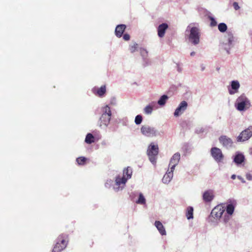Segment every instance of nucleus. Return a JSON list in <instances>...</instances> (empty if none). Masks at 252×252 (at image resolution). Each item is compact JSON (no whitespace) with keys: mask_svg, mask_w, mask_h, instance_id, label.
I'll use <instances>...</instances> for the list:
<instances>
[{"mask_svg":"<svg viewBox=\"0 0 252 252\" xmlns=\"http://www.w3.org/2000/svg\"><path fill=\"white\" fill-rule=\"evenodd\" d=\"M57 241L52 252H61L66 248L68 242V235L62 234L58 237Z\"/></svg>","mask_w":252,"mask_h":252,"instance_id":"f257e3e1","label":"nucleus"},{"mask_svg":"<svg viewBox=\"0 0 252 252\" xmlns=\"http://www.w3.org/2000/svg\"><path fill=\"white\" fill-rule=\"evenodd\" d=\"M102 111L103 113L99 119V126H106L109 124L111 119V111L110 107L106 105L102 108Z\"/></svg>","mask_w":252,"mask_h":252,"instance_id":"f03ea898","label":"nucleus"},{"mask_svg":"<svg viewBox=\"0 0 252 252\" xmlns=\"http://www.w3.org/2000/svg\"><path fill=\"white\" fill-rule=\"evenodd\" d=\"M147 153L150 161L153 163H155L158 153V145H155L153 143H151L148 147Z\"/></svg>","mask_w":252,"mask_h":252,"instance_id":"7ed1b4c3","label":"nucleus"},{"mask_svg":"<svg viewBox=\"0 0 252 252\" xmlns=\"http://www.w3.org/2000/svg\"><path fill=\"white\" fill-rule=\"evenodd\" d=\"M237 109L243 111L250 107L251 104L249 99L244 95H241L237 99Z\"/></svg>","mask_w":252,"mask_h":252,"instance_id":"20e7f679","label":"nucleus"},{"mask_svg":"<svg viewBox=\"0 0 252 252\" xmlns=\"http://www.w3.org/2000/svg\"><path fill=\"white\" fill-rule=\"evenodd\" d=\"M252 136V126L242 131L237 137V142H244Z\"/></svg>","mask_w":252,"mask_h":252,"instance_id":"39448f33","label":"nucleus"},{"mask_svg":"<svg viewBox=\"0 0 252 252\" xmlns=\"http://www.w3.org/2000/svg\"><path fill=\"white\" fill-rule=\"evenodd\" d=\"M140 130L142 134L147 137H154L157 135V130L155 128L148 125L142 126Z\"/></svg>","mask_w":252,"mask_h":252,"instance_id":"423d86ee","label":"nucleus"},{"mask_svg":"<svg viewBox=\"0 0 252 252\" xmlns=\"http://www.w3.org/2000/svg\"><path fill=\"white\" fill-rule=\"evenodd\" d=\"M200 33L199 29L197 27H192L190 31V34L189 39L192 43L195 45L197 44L199 42Z\"/></svg>","mask_w":252,"mask_h":252,"instance_id":"0eeeda50","label":"nucleus"},{"mask_svg":"<svg viewBox=\"0 0 252 252\" xmlns=\"http://www.w3.org/2000/svg\"><path fill=\"white\" fill-rule=\"evenodd\" d=\"M225 210V208L221 205L216 206L211 213V216L216 220L220 219Z\"/></svg>","mask_w":252,"mask_h":252,"instance_id":"6e6552de","label":"nucleus"},{"mask_svg":"<svg viewBox=\"0 0 252 252\" xmlns=\"http://www.w3.org/2000/svg\"><path fill=\"white\" fill-rule=\"evenodd\" d=\"M211 154L214 159L217 162H220L223 158V155L220 149L217 147L212 148Z\"/></svg>","mask_w":252,"mask_h":252,"instance_id":"1a4fd4ad","label":"nucleus"},{"mask_svg":"<svg viewBox=\"0 0 252 252\" xmlns=\"http://www.w3.org/2000/svg\"><path fill=\"white\" fill-rule=\"evenodd\" d=\"M220 142L225 147L228 148L232 146L233 141L226 135H221L219 138Z\"/></svg>","mask_w":252,"mask_h":252,"instance_id":"9d476101","label":"nucleus"},{"mask_svg":"<svg viewBox=\"0 0 252 252\" xmlns=\"http://www.w3.org/2000/svg\"><path fill=\"white\" fill-rule=\"evenodd\" d=\"M180 159V154L179 153H175L172 156L169 164V166H170V169H171V171H174L175 167L178 164Z\"/></svg>","mask_w":252,"mask_h":252,"instance_id":"9b49d317","label":"nucleus"},{"mask_svg":"<svg viewBox=\"0 0 252 252\" xmlns=\"http://www.w3.org/2000/svg\"><path fill=\"white\" fill-rule=\"evenodd\" d=\"M188 103L186 101H182L179 106L175 110L174 115L175 117H178L182 114L183 112L187 109Z\"/></svg>","mask_w":252,"mask_h":252,"instance_id":"f8f14e48","label":"nucleus"},{"mask_svg":"<svg viewBox=\"0 0 252 252\" xmlns=\"http://www.w3.org/2000/svg\"><path fill=\"white\" fill-rule=\"evenodd\" d=\"M168 26L166 23H162L159 25L158 28V34L159 37H163L165 33L166 30L168 29Z\"/></svg>","mask_w":252,"mask_h":252,"instance_id":"ddd939ff","label":"nucleus"},{"mask_svg":"<svg viewBox=\"0 0 252 252\" xmlns=\"http://www.w3.org/2000/svg\"><path fill=\"white\" fill-rule=\"evenodd\" d=\"M126 29L124 24L118 25L115 29V34L118 37H121Z\"/></svg>","mask_w":252,"mask_h":252,"instance_id":"4468645a","label":"nucleus"},{"mask_svg":"<svg viewBox=\"0 0 252 252\" xmlns=\"http://www.w3.org/2000/svg\"><path fill=\"white\" fill-rule=\"evenodd\" d=\"M231 86L232 90H229V93L230 94H233L238 92V90L240 88V84L238 81H232Z\"/></svg>","mask_w":252,"mask_h":252,"instance_id":"2eb2a0df","label":"nucleus"},{"mask_svg":"<svg viewBox=\"0 0 252 252\" xmlns=\"http://www.w3.org/2000/svg\"><path fill=\"white\" fill-rule=\"evenodd\" d=\"M213 192L212 190H207L204 192L203 195V199L205 202H210L214 198Z\"/></svg>","mask_w":252,"mask_h":252,"instance_id":"dca6fc26","label":"nucleus"},{"mask_svg":"<svg viewBox=\"0 0 252 252\" xmlns=\"http://www.w3.org/2000/svg\"><path fill=\"white\" fill-rule=\"evenodd\" d=\"M93 92L95 94L98 95L99 97L103 96L104 94L106 93L105 85H103L101 86L100 88H97L96 89H94Z\"/></svg>","mask_w":252,"mask_h":252,"instance_id":"f3484780","label":"nucleus"},{"mask_svg":"<svg viewBox=\"0 0 252 252\" xmlns=\"http://www.w3.org/2000/svg\"><path fill=\"white\" fill-rule=\"evenodd\" d=\"M127 179L125 177H121L120 175H118L116 177L115 184L119 187L122 185H125Z\"/></svg>","mask_w":252,"mask_h":252,"instance_id":"a211bd4d","label":"nucleus"},{"mask_svg":"<svg viewBox=\"0 0 252 252\" xmlns=\"http://www.w3.org/2000/svg\"><path fill=\"white\" fill-rule=\"evenodd\" d=\"M155 225L161 235H164L166 234L165 229L160 221H156Z\"/></svg>","mask_w":252,"mask_h":252,"instance_id":"6ab92c4d","label":"nucleus"},{"mask_svg":"<svg viewBox=\"0 0 252 252\" xmlns=\"http://www.w3.org/2000/svg\"><path fill=\"white\" fill-rule=\"evenodd\" d=\"M173 172L171 171H168L163 176L162 178V182L165 183L167 184L169 183L171 180L172 179L173 177Z\"/></svg>","mask_w":252,"mask_h":252,"instance_id":"aec40b11","label":"nucleus"},{"mask_svg":"<svg viewBox=\"0 0 252 252\" xmlns=\"http://www.w3.org/2000/svg\"><path fill=\"white\" fill-rule=\"evenodd\" d=\"M132 173V169L130 167L125 168L123 170V177H125L127 180L131 177Z\"/></svg>","mask_w":252,"mask_h":252,"instance_id":"412c9836","label":"nucleus"},{"mask_svg":"<svg viewBox=\"0 0 252 252\" xmlns=\"http://www.w3.org/2000/svg\"><path fill=\"white\" fill-rule=\"evenodd\" d=\"M235 204L236 203L234 202V203H231L227 205L225 209L228 215L230 216L233 214Z\"/></svg>","mask_w":252,"mask_h":252,"instance_id":"4be33fe9","label":"nucleus"},{"mask_svg":"<svg viewBox=\"0 0 252 252\" xmlns=\"http://www.w3.org/2000/svg\"><path fill=\"white\" fill-rule=\"evenodd\" d=\"M244 156L242 154H240L235 156L234 161L237 164H241L244 161Z\"/></svg>","mask_w":252,"mask_h":252,"instance_id":"5701e85b","label":"nucleus"},{"mask_svg":"<svg viewBox=\"0 0 252 252\" xmlns=\"http://www.w3.org/2000/svg\"><path fill=\"white\" fill-rule=\"evenodd\" d=\"M154 106V103L152 102L151 104L146 106L144 109V113L146 114H151L153 110V108Z\"/></svg>","mask_w":252,"mask_h":252,"instance_id":"b1692460","label":"nucleus"},{"mask_svg":"<svg viewBox=\"0 0 252 252\" xmlns=\"http://www.w3.org/2000/svg\"><path fill=\"white\" fill-rule=\"evenodd\" d=\"M193 209L192 207H188L187 209L186 217L188 220L192 219Z\"/></svg>","mask_w":252,"mask_h":252,"instance_id":"393cba45","label":"nucleus"},{"mask_svg":"<svg viewBox=\"0 0 252 252\" xmlns=\"http://www.w3.org/2000/svg\"><path fill=\"white\" fill-rule=\"evenodd\" d=\"M85 142L88 144H91L94 142V137L91 133L87 134L85 138Z\"/></svg>","mask_w":252,"mask_h":252,"instance_id":"a878e982","label":"nucleus"},{"mask_svg":"<svg viewBox=\"0 0 252 252\" xmlns=\"http://www.w3.org/2000/svg\"><path fill=\"white\" fill-rule=\"evenodd\" d=\"M168 98V97L166 95H163L161 96L160 99L158 100V103L160 105H164L167 99Z\"/></svg>","mask_w":252,"mask_h":252,"instance_id":"bb28decb","label":"nucleus"},{"mask_svg":"<svg viewBox=\"0 0 252 252\" xmlns=\"http://www.w3.org/2000/svg\"><path fill=\"white\" fill-rule=\"evenodd\" d=\"M87 158L84 157H80L76 159V161L79 165H83L86 163Z\"/></svg>","mask_w":252,"mask_h":252,"instance_id":"cd10ccee","label":"nucleus"},{"mask_svg":"<svg viewBox=\"0 0 252 252\" xmlns=\"http://www.w3.org/2000/svg\"><path fill=\"white\" fill-rule=\"evenodd\" d=\"M227 29V27L226 25L223 23H221L219 24L218 25V29L220 32H225Z\"/></svg>","mask_w":252,"mask_h":252,"instance_id":"c85d7f7f","label":"nucleus"},{"mask_svg":"<svg viewBox=\"0 0 252 252\" xmlns=\"http://www.w3.org/2000/svg\"><path fill=\"white\" fill-rule=\"evenodd\" d=\"M137 204H144L146 203V200L142 193L139 194V198L136 201Z\"/></svg>","mask_w":252,"mask_h":252,"instance_id":"c756f323","label":"nucleus"},{"mask_svg":"<svg viewBox=\"0 0 252 252\" xmlns=\"http://www.w3.org/2000/svg\"><path fill=\"white\" fill-rule=\"evenodd\" d=\"M143 118L141 115H138L136 116L135 118V123L136 125H140L142 121Z\"/></svg>","mask_w":252,"mask_h":252,"instance_id":"7c9ffc66","label":"nucleus"},{"mask_svg":"<svg viewBox=\"0 0 252 252\" xmlns=\"http://www.w3.org/2000/svg\"><path fill=\"white\" fill-rule=\"evenodd\" d=\"M208 18L209 19V20L211 21V22H210V26L211 27H215L217 25V23L216 21L215 20V19L213 17L209 16Z\"/></svg>","mask_w":252,"mask_h":252,"instance_id":"2f4dec72","label":"nucleus"},{"mask_svg":"<svg viewBox=\"0 0 252 252\" xmlns=\"http://www.w3.org/2000/svg\"><path fill=\"white\" fill-rule=\"evenodd\" d=\"M138 48V44L137 43H134L133 45H131L129 46V50L131 53H134Z\"/></svg>","mask_w":252,"mask_h":252,"instance_id":"473e14b6","label":"nucleus"},{"mask_svg":"<svg viewBox=\"0 0 252 252\" xmlns=\"http://www.w3.org/2000/svg\"><path fill=\"white\" fill-rule=\"evenodd\" d=\"M228 43L231 44L234 41V37L232 34L228 35Z\"/></svg>","mask_w":252,"mask_h":252,"instance_id":"72a5a7b5","label":"nucleus"},{"mask_svg":"<svg viewBox=\"0 0 252 252\" xmlns=\"http://www.w3.org/2000/svg\"><path fill=\"white\" fill-rule=\"evenodd\" d=\"M123 39L126 41H128L130 39V36L127 33H125L123 35Z\"/></svg>","mask_w":252,"mask_h":252,"instance_id":"f704fd0d","label":"nucleus"},{"mask_svg":"<svg viewBox=\"0 0 252 252\" xmlns=\"http://www.w3.org/2000/svg\"><path fill=\"white\" fill-rule=\"evenodd\" d=\"M233 6L235 10H237L240 9V6L238 5V3L237 2H234L233 3Z\"/></svg>","mask_w":252,"mask_h":252,"instance_id":"c9c22d12","label":"nucleus"},{"mask_svg":"<svg viewBox=\"0 0 252 252\" xmlns=\"http://www.w3.org/2000/svg\"><path fill=\"white\" fill-rule=\"evenodd\" d=\"M230 217L228 215H225L223 217V221L224 222H227L230 220Z\"/></svg>","mask_w":252,"mask_h":252,"instance_id":"e433bc0d","label":"nucleus"},{"mask_svg":"<svg viewBox=\"0 0 252 252\" xmlns=\"http://www.w3.org/2000/svg\"><path fill=\"white\" fill-rule=\"evenodd\" d=\"M246 178L248 180H251L252 179V176L251 174H247Z\"/></svg>","mask_w":252,"mask_h":252,"instance_id":"4c0bfd02","label":"nucleus"},{"mask_svg":"<svg viewBox=\"0 0 252 252\" xmlns=\"http://www.w3.org/2000/svg\"><path fill=\"white\" fill-rule=\"evenodd\" d=\"M231 178H232V179H235L236 178V175H232L231 176Z\"/></svg>","mask_w":252,"mask_h":252,"instance_id":"58836bf2","label":"nucleus"},{"mask_svg":"<svg viewBox=\"0 0 252 252\" xmlns=\"http://www.w3.org/2000/svg\"><path fill=\"white\" fill-rule=\"evenodd\" d=\"M195 52H192L190 53V55H191V56H194V55H195Z\"/></svg>","mask_w":252,"mask_h":252,"instance_id":"ea45409f","label":"nucleus"},{"mask_svg":"<svg viewBox=\"0 0 252 252\" xmlns=\"http://www.w3.org/2000/svg\"><path fill=\"white\" fill-rule=\"evenodd\" d=\"M202 70H203L204 69V67H202Z\"/></svg>","mask_w":252,"mask_h":252,"instance_id":"a19ab883","label":"nucleus"}]
</instances>
